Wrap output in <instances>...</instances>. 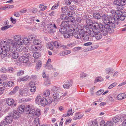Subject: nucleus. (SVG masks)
<instances>
[{"label":"nucleus","mask_w":126,"mask_h":126,"mask_svg":"<svg viewBox=\"0 0 126 126\" xmlns=\"http://www.w3.org/2000/svg\"><path fill=\"white\" fill-rule=\"evenodd\" d=\"M28 57L27 55L22 56L20 58V59L21 62L26 63L29 61Z\"/></svg>","instance_id":"13"},{"label":"nucleus","mask_w":126,"mask_h":126,"mask_svg":"<svg viewBox=\"0 0 126 126\" xmlns=\"http://www.w3.org/2000/svg\"><path fill=\"white\" fill-rule=\"evenodd\" d=\"M69 31H68L64 34V36L65 38H69L71 37V35L69 34Z\"/></svg>","instance_id":"38"},{"label":"nucleus","mask_w":126,"mask_h":126,"mask_svg":"<svg viewBox=\"0 0 126 126\" xmlns=\"http://www.w3.org/2000/svg\"><path fill=\"white\" fill-rule=\"evenodd\" d=\"M104 92L103 89H100L96 93V94L97 95H99L101 94Z\"/></svg>","instance_id":"63"},{"label":"nucleus","mask_w":126,"mask_h":126,"mask_svg":"<svg viewBox=\"0 0 126 126\" xmlns=\"http://www.w3.org/2000/svg\"><path fill=\"white\" fill-rule=\"evenodd\" d=\"M98 124L97 121H93L92 123L91 124V126H97Z\"/></svg>","instance_id":"62"},{"label":"nucleus","mask_w":126,"mask_h":126,"mask_svg":"<svg viewBox=\"0 0 126 126\" xmlns=\"http://www.w3.org/2000/svg\"><path fill=\"white\" fill-rule=\"evenodd\" d=\"M27 90H22L20 89L19 91V93L20 95L22 96H26L27 94L26 93Z\"/></svg>","instance_id":"20"},{"label":"nucleus","mask_w":126,"mask_h":126,"mask_svg":"<svg viewBox=\"0 0 126 126\" xmlns=\"http://www.w3.org/2000/svg\"><path fill=\"white\" fill-rule=\"evenodd\" d=\"M106 126H113V123L111 121H108L106 124Z\"/></svg>","instance_id":"56"},{"label":"nucleus","mask_w":126,"mask_h":126,"mask_svg":"<svg viewBox=\"0 0 126 126\" xmlns=\"http://www.w3.org/2000/svg\"><path fill=\"white\" fill-rule=\"evenodd\" d=\"M31 48L34 51H37L38 50V48L37 47L33 45L31 46Z\"/></svg>","instance_id":"60"},{"label":"nucleus","mask_w":126,"mask_h":126,"mask_svg":"<svg viewBox=\"0 0 126 126\" xmlns=\"http://www.w3.org/2000/svg\"><path fill=\"white\" fill-rule=\"evenodd\" d=\"M72 108L70 109L67 112V115L69 116L70 115H72L74 112L73 111L72 112Z\"/></svg>","instance_id":"49"},{"label":"nucleus","mask_w":126,"mask_h":126,"mask_svg":"<svg viewBox=\"0 0 126 126\" xmlns=\"http://www.w3.org/2000/svg\"><path fill=\"white\" fill-rule=\"evenodd\" d=\"M122 125L123 126H126V116H123L121 119Z\"/></svg>","instance_id":"29"},{"label":"nucleus","mask_w":126,"mask_h":126,"mask_svg":"<svg viewBox=\"0 0 126 126\" xmlns=\"http://www.w3.org/2000/svg\"><path fill=\"white\" fill-rule=\"evenodd\" d=\"M72 24H61V28L60 29V32L62 33H64L68 29H70L68 31H69V34L73 36L75 30L73 28Z\"/></svg>","instance_id":"3"},{"label":"nucleus","mask_w":126,"mask_h":126,"mask_svg":"<svg viewBox=\"0 0 126 126\" xmlns=\"http://www.w3.org/2000/svg\"><path fill=\"white\" fill-rule=\"evenodd\" d=\"M68 11V9L66 6L63 7L62 8V11L63 13H65Z\"/></svg>","instance_id":"44"},{"label":"nucleus","mask_w":126,"mask_h":126,"mask_svg":"<svg viewBox=\"0 0 126 126\" xmlns=\"http://www.w3.org/2000/svg\"><path fill=\"white\" fill-rule=\"evenodd\" d=\"M0 71L2 73H5L7 71V69L6 68L3 67L0 69Z\"/></svg>","instance_id":"57"},{"label":"nucleus","mask_w":126,"mask_h":126,"mask_svg":"<svg viewBox=\"0 0 126 126\" xmlns=\"http://www.w3.org/2000/svg\"><path fill=\"white\" fill-rule=\"evenodd\" d=\"M126 97V94L122 93L119 94L117 97V99L119 100H122Z\"/></svg>","instance_id":"15"},{"label":"nucleus","mask_w":126,"mask_h":126,"mask_svg":"<svg viewBox=\"0 0 126 126\" xmlns=\"http://www.w3.org/2000/svg\"><path fill=\"white\" fill-rule=\"evenodd\" d=\"M114 70V69L111 67H108L105 69V72L108 74H109L110 73H113Z\"/></svg>","instance_id":"19"},{"label":"nucleus","mask_w":126,"mask_h":126,"mask_svg":"<svg viewBox=\"0 0 126 126\" xmlns=\"http://www.w3.org/2000/svg\"><path fill=\"white\" fill-rule=\"evenodd\" d=\"M87 76V74L83 72L81 73L80 74V78L83 79L86 77Z\"/></svg>","instance_id":"48"},{"label":"nucleus","mask_w":126,"mask_h":126,"mask_svg":"<svg viewBox=\"0 0 126 126\" xmlns=\"http://www.w3.org/2000/svg\"><path fill=\"white\" fill-rule=\"evenodd\" d=\"M13 26V24L10 25H8L7 26H4L2 27L1 28V30L3 31L5 30L8 29L9 28H11Z\"/></svg>","instance_id":"30"},{"label":"nucleus","mask_w":126,"mask_h":126,"mask_svg":"<svg viewBox=\"0 0 126 126\" xmlns=\"http://www.w3.org/2000/svg\"><path fill=\"white\" fill-rule=\"evenodd\" d=\"M67 20L63 21H62V24L65 23V24L67 23L68 22H71L73 23H74L73 21H74L75 19L74 17L72 16H69L67 19L66 20Z\"/></svg>","instance_id":"11"},{"label":"nucleus","mask_w":126,"mask_h":126,"mask_svg":"<svg viewBox=\"0 0 126 126\" xmlns=\"http://www.w3.org/2000/svg\"><path fill=\"white\" fill-rule=\"evenodd\" d=\"M24 73V71L23 70H21L20 71L17 72V76H19L22 75Z\"/></svg>","instance_id":"55"},{"label":"nucleus","mask_w":126,"mask_h":126,"mask_svg":"<svg viewBox=\"0 0 126 126\" xmlns=\"http://www.w3.org/2000/svg\"><path fill=\"white\" fill-rule=\"evenodd\" d=\"M15 71V69L13 67H10L8 68L7 71L8 73H12Z\"/></svg>","instance_id":"35"},{"label":"nucleus","mask_w":126,"mask_h":126,"mask_svg":"<svg viewBox=\"0 0 126 126\" xmlns=\"http://www.w3.org/2000/svg\"><path fill=\"white\" fill-rule=\"evenodd\" d=\"M0 48H1V54L2 58H4L7 55V51H8L9 50H7L4 49V47L1 46Z\"/></svg>","instance_id":"12"},{"label":"nucleus","mask_w":126,"mask_h":126,"mask_svg":"<svg viewBox=\"0 0 126 126\" xmlns=\"http://www.w3.org/2000/svg\"><path fill=\"white\" fill-rule=\"evenodd\" d=\"M53 43L54 46L56 47H58L61 45V43L59 42L55 41Z\"/></svg>","instance_id":"37"},{"label":"nucleus","mask_w":126,"mask_h":126,"mask_svg":"<svg viewBox=\"0 0 126 126\" xmlns=\"http://www.w3.org/2000/svg\"><path fill=\"white\" fill-rule=\"evenodd\" d=\"M123 5L120 3L117 7V9L118 10H121L123 9Z\"/></svg>","instance_id":"46"},{"label":"nucleus","mask_w":126,"mask_h":126,"mask_svg":"<svg viewBox=\"0 0 126 126\" xmlns=\"http://www.w3.org/2000/svg\"><path fill=\"white\" fill-rule=\"evenodd\" d=\"M120 1V3L123 5H125L126 4V0H119Z\"/></svg>","instance_id":"64"},{"label":"nucleus","mask_w":126,"mask_h":126,"mask_svg":"<svg viewBox=\"0 0 126 126\" xmlns=\"http://www.w3.org/2000/svg\"><path fill=\"white\" fill-rule=\"evenodd\" d=\"M108 25L110 27H112V28L108 27L109 29H107L106 28H100V33H101L102 36H106L108 34V32H110L111 31V32H112L113 31V29L115 27V24H108Z\"/></svg>","instance_id":"5"},{"label":"nucleus","mask_w":126,"mask_h":126,"mask_svg":"<svg viewBox=\"0 0 126 126\" xmlns=\"http://www.w3.org/2000/svg\"><path fill=\"white\" fill-rule=\"evenodd\" d=\"M12 53L11 54L12 57L14 59H17L18 57V53L16 52V51L14 52H11Z\"/></svg>","instance_id":"21"},{"label":"nucleus","mask_w":126,"mask_h":126,"mask_svg":"<svg viewBox=\"0 0 126 126\" xmlns=\"http://www.w3.org/2000/svg\"><path fill=\"white\" fill-rule=\"evenodd\" d=\"M93 17L95 19H99L101 18V16L98 13H95L93 14Z\"/></svg>","instance_id":"23"},{"label":"nucleus","mask_w":126,"mask_h":126,"mask_svg":"<svg viewBox=\"0 0 126 126\" xmlns=\"http://www.w3.org/2000/svg\"><path fill=\"white\" fill-rule=\"evenodd\" d=\"M6 101L9 106H12L14 107L16 105V104L14 103V100L10 98H8L6 99Z\"/></svg>","instance_id":"9"},{"label":"nucleus","mask_w":126,"mask_h":126,"mask_svg":"<svg viewBox=\"0 0 126 126\" xmlns=\"http://www.w3.org/2000/svg\"><path fill=\"white\" fill-rule=\"evenodd\" d=\"M104 16H105V15H103L102 16L103 19V21L104 24H114L115 23V16H114L113 18L111 17V19H110L109 20L108 19L104 18Z\"/></svg>","instance_id":"7"},{"label":"nucleus","mask_w":126,"mask_h":126,"mask_svg":"<svg viewBox=\"0 0 126 126\" xmlns=\"http://www.w3.org/2000/svg\"><path fill=\"white\" fill-rule=\"evenodd\" d=\"M119 120V118L118 117H115L113 118L111 120V122L113 123H116Z\"/></svg>","instance_id":"28"},{"label":"nucleus","mask_w":126,"mask_h":126,"mask_svg":"<svg viewBox=\"0 0 126 126\" xmlns=\"http://www.w3.org/2000/svg\"><path fill=\"white\" fill-rule=\"evenodd\" d=\"M50 24V28L48 27L47 28L48 31L49 32L53 33L55 31V29L52 28H53V27H52V24Z\"/></svg>","instance_id":"26"},{"label":"nucleus","mask_w":126,"mask_h":126,"mask_svg":"<svg viewBox=\"0 0 126 126\" xmlns=\"http://www.w3.org/2000/svg\"><path fill=\"white\" fill-rule=\"evenodd\" d=\"M67 16L66 15L64 14H62L60 16L61 19H64V20H66L67 19Z\"/></svg>","instance_id":"54"},{"label":"nucleus","mask_w":126,"mask_h":126,"mask_svg":"<svg viewBox=\"0 0 126 126\" xmlns=\"http://www.w3.org/2000/svg\"><path fill=\"white\" fill-rule=\"evenodd\" d=\"M72 80H70L65 82L63 85V87L64 88L68 89L72 86Z\"/></svg>","instance_id":"8"},{"label":"nucleus","mask_w":126,"mask_h":126,"mask_svg":"<svg viewBox=\"0 0 126 126\" xmlns=\"http://www.w3.org/2000/svg\"><path fill=\"white\" fill-rule=\"evenodd\" d=\"M103 80V79L101 77H97L96 79L95 80L94 83H96L99 82H101Z\"/></svg>","instance_id":"32"},{"label":"nucleus","mask_w":126,"mask_h":126,"mask_svg":"<svg viewBox=\"0 0 126 126\" xmlns=\"http://www.w3.org/2000/svg\"><path fill=\"white\" fill-rule=\"evenodd\" d=\"M21 36L20 35H17L15 36L14 37V41L15 40H19L21 38Z\"/></svg>","instance_id":"41"},{"label":"nucleus","mask_w":126,"mask_h":126,"mask_svg":"<svg viewBox=\"0 0 126 126\" xmlns=\"http://www.w3.org/2000/svg\"><path fill=\"white\" fill-rule=\"evenodd\" d=\"M25 106L24 105H22L20 106L18 108V111L20 113H22L24 111H25ZM26 108L25 109H26Z\"/></svg>","instance_id":"17"},{"label":"nucleus","mask_w":126,"mask_h":126,"mask_svg":"<svg viewBox=\"0 0 126 126\" xmlns=\"http://www.w3.org/2000/svg\"><path fill=\"white\" fill-rule=\"evenodd\" d=\"M62 92H54L52 94V97L54 101H58L60 99H62L61 96Z\"/></svg>","instance_id":"6"},{"label":"nucleus","mask_w":126,"mask_h":126,"mask_svg":"<svg viewBox=\"0 0 126 126\" xmlns=\"http://www.w3.org/2000/svg\"><path fill=\"white\" fill-rule=\"evenodd\" d=\"M0 45L4 47V49L9 50L11 52H14L17 50L16 44L11 39H8L7 42L2 41L0 42Z\"/></svg>","instance_id":"2"},{"label":"nucleus","mask_w":126,"mask_h":126,"mask_svg":"<svg viewBox=\"0 0 126 126\" xmlns=\"http://www.w3.org/2000/svg\"><path fill=\"white\" fill-rule=\"evenodd\" d=\"M79 113H77L75 114V116L73 118V119L75 120L77 119H80L83 116L84 114L83 113L79 114Z\"/></svg>","instance_id":"16"},{"label":"nucleus","mask_w":126,"mask_h":126,"mask_svg":"<svg viewBox=\"0 0 126 126\" xmlns=\"http://www.w3.org/2000/svg\"><path fill=\"white\" fill-rule=\"evenodd\" d=\"M0 123L2 126H8V123L5 119L2 121Z\"/></svg>","instance_id":"25"},{"label":"nucleus","mask_w":126,"mask_h":126,"mask_svg":"<svg viewBox=\"0 0 126 126\" xmlns=\"http://www.w3.org/2000/svg\"><path fill=\"white\" fill-rule=\"evenodd\" d=\"M42 64L40 62L39 63L37 64L36 66V68L37 69L39 70L40 69L42 66Z\"/></svg>","instance_id":"51"},{"label":"nucleus","mask_w":126,"mask_h":126,"mask_svg":"<svg viewBox=\"0 0 126 126\" xmlns=\"http://www.w3.org/2000/svg\"><path fill=\"white\" fill-rule=\"evenodd\" d=\"M41 100V96H38L36 98V102L37 104H39L40 103Z\"/></svg>","instance_id":"39"},{"label":"nucleus","mask_w":126,"mask_h":126,"mask_svg":"<svg viewBox=\"0 0 126 126\" xmlns=\"http://www.w3.org/2000/svg\"><path fill=\"white\" fill-rule=\"evenodd\" d=\"M47 99L45 98H41V100L40 103L43 106H45L47 104Z\"/></svg>","instance_id":"18"},{"label":"nucleus","mask_w":126,"mask_h":126,"mask_svg":"<svg viewBox=\"0 0 126 126\" xmlns=\"http://www.w3.org/2000/svg\"><path fill=\"white\" fill-rule=\"evenodd\" d=\"M60 90V88L56 86H53L51 88V91L53 92H58Z\"/></svg>","instance_id":"24"},{"label":"nucleus","mask_w":126,"mask_h":126,"mask_svg":"<svg viewBox=\"0 0 126 126\" xmlns=\"http://www.w3.org/2000/svg\"><path fill=\"white\" fill-rule=\"evenodd\" d=\"M39 7L41 9V10L42 11H44L47 8V6H44L43 4H40L39 6Z\"/></svg>","instance_id":"36"},{"label":"nucleus","mask_w":126,"mask_h":126,"mask_svg":"<svg viewBox=\"0 0 126 126\" xmlns=\"http://www.w3.org/2000/svg\"><path fill=\"white\" fill-rule=\"evenodd\" d=\"M116 16L117 17H116V18H115V20H116V19H118L119 18L121 20H123L125 19V17L124 16H122V15L120 16Z\"/></svg>","instance_id":"53"},{"label":"nucleus","mask_w":126,"mask_h":126,"mask_svg":"<svg viewBox=\"0 0 126 126\" xmlns=\"http://www.w3.org/2000/svg\"><path fill=\"white\" fill-rule=\"evenodd\" d=\"M12 114V116L13 117L14 119H16L17 118H18L20 115V113L18 111H17L16 110L13 111V113H11Z\"/></svg>","instance_id":"14"},{"label":"nucleus","mask_w":126,"mask_h":126,"mask_svg":"<svg viewBox=\"0 0 126 126\" xmlns=\"http://www.w3.org/2000/svg\"><path fill=\"white\" fill-rule=\"evenodd\" d=\"M100 126H106V125L104 120H102L100 122Z\"/></svg>","instance_id":"61"},{"label":"nucleus","mask_w":126,"mask_h":126,"mask_svg":"<svg viewBox=\"0 0 126 126\" xmlns=\"http://www.w3.org/2000/svg\"><path fill=\"white\" fill-rule=\"evenodd\" d=\"M116 14H117L116 16H116V18L117 17V16H120L122 14V12L120 10H117L115 12Z\"/></svg>","instance_id":"45"},{"label":"nucleus","mask_w":126,"mask_h":126,"mask_svg":"<svg viewBox=\"0 0 126 126\" xmlns=\"http://www.w3.org/2000/svg\"><path fill=\"white\" fill-rule=\"evenodd\" d=\"M29 77L28 76H26L23 78H19V81H27L29 78Z\"/></svg>","instance_id":"27"},{"label":"nucleus","mask_w":126,"mask_h":126,"mask_svg":"<svg viewBox=\"0 0 126 126\" xmlns=\"http://www.w3.org/2000/svg\"><path fill=\"white\" fill-rule=\"evenodd\" d=\"M113 3L114 5H116L117 6V7L119 5L120 3H119V2L117 0H115L113 2Z\"/></svg>","instance_id":"58"},{"label":"nucleus","mask_w":126,"mask_h":126,"mask_svg":"<svg viewBox=\"0 0 126 126\" xmlns=\"http://www.w3.org/2000/svg\"><path fill=\"white\" fill-rule=\"evenodd\" d=\"M7 87H11L13 86L14 85V82L11 81H9L7 83Z\"/></svg>","instance_id":"42"},{"label":"nucleus","mask_w":126,"mask_h":126,"mask_svg":"<svg viewBox=\"0 0 126 126\" xmlns=\"http://www.w3.org/2000/svg\"><path fill=\"white\" fill-rule=\"evenodd\" d=\"M26 107L27 108L25 109V112L26 114H28L29 116H32V117H34L35 115L39 117L40 115V110L39 109H38L35 111L33 109H32L30 105H28L26 106Z\"/></svg>","instance_id":"4"},{"label":"nucleus","mask_w":126,"mask_h":126,"mask_svg":"<svg viewBox=\"0 0 126 126\" xmlns=\"http://www.w3.org/2000/svg\"><path fill=\"white\" fill-rule=\"evenodd\" d=\"M13 118L12 113H10L8 116L6 117L5 119L8 122V123L11 124L13 121Z\"/></svg>","instance_id":"10"},{"label":"nucleus","mask_w":126,"mask_h":126,"mask_svg":"<svg viewBox=\"0 0 126 126\" xmlns=\"http://www.w3.org/2000/svg\"><path fill=\"white\" fill-rule=\"evenodd\" d=\"M33 57L36 59H37L41 56V54L39 52H35L33 54Z\"/></svg>","instance_id":"31"},{"label":"nucleus","mask_w":126,"mask_h":126,"mask_svg":"<svg viewBox=\"0 0 126 126\" xmlns=\"http://www.w3.org/2000/svg\"><path fill=\"white\" fill-rule=\"evenodd\" d=\"M82 37L83 39L85 41L88 40L89 38V35L85 33L82 35Z\"/></svg>","instance_id":"34"},{"label":"nucleus","mask_w":126,"mask_h":126,"mask_svg":"<svg viewBox=\"0 0 126 126\" xmlns=\"http://www.w3.org/2000/svg\"><path fill=\"white\" fill-rule=\"evenodd\" d=\"M39 121V119L37 117L35 118L34 120V122L35 124L37 126H38V125H40Z\"/></svg>","instance_id":"40"},{"label":"nucleus","mask_w":126,"mask_h":126,"mask_svg":"<svg viewBox=\"0 0 126 126\" xmlns=\"http://www.w3.org/2000/svg\"><path fill=\"white\" fill-rule=\"evenodd\" d=\"M50 91L48 89L44 93V94L46 96H48L50 94Z\"/></svg>","instance_id":"43"},{"label":"nucleus","mask_w":126,"mask_h":126,"mask_svg":"<svg viewBox=\"0 0 126 126\" xmlns=\"http://www.w3.org/2000/svg\"><path fill=\"white\" fill-rule=\"evenodd\" d=\"M15 43L16 44V46L17 45H21L23 43V41L22 40L21 38L19 39V40H15Z\"/></svg>","instance_id":"22"},{"label":"nucleus","mask_w":126,"mask_h":126,"mask_svg":"<svg viewBox=\"0 0 126 126\" xmlns=\"http://www.w3.org/2000/svg\"><path fill=\"white\" fill-rule=\"evenodd\" d=\"M82 48L81 47H75L73 49V50L74 51H76L80 50Z\"/></svg>","instance_id":"59"},{"label":"nucleus","mask_w":126,"mask_h":126,"mask_svg":"<svg viewBox=\"0 0 126 126\" xmlns=\"http://www.w3.org/2000/svg\"><path fill=\"white\" fill-rule=\"evenodd\" d=\"M41 41L37 39H35L33 41V44L35 45H38L41 44Z\"/></svg>","instance_id":"33"},{"label":"nucleus","mask_w":126,"mask_h":126,"mask_svg":"<svg viewBox=\"0 0 126 126\" xmlns=\"http://www.w3.org/2000/svg\"><path fill=\"white\" fill-rule=\"evenodd\" d=\"M29 40H30L28 39V38H25L24 39V40H23V43H24L26 45H27V44H29V43L30 42Z\"/></svg>","instance_id":"50"},{"label":"nucleus","mask_w":126,"mask_h":126,"mask_svg":"<svg viewBox=\"0 0 126 126\" xmlns=\"http://www.w3.org/2000/svg\"><path fill=\"white\" fill-rule=\"evenodd\" d=\"M35 35L33 34H31L29 35L28 38L30 40H32V39L35 38Z\"/></svg>","instance_id":"47"},{"label":"nucleus","mask_w":126,"mask_h":126,"mask_svg":"<svg viewBox=\"0 0 126 126\" xmlns=\"http://www.w3.org/2000/svg\"><path fill=\"white\" fill-rule=\"evenodd\" d=\"M108 24H97V26L94 25L93 24V28H92V31L90 32V35L92 37H95V38L97 40H99L101 39L102 36L101 33H100V28H106L107 29H109V28H110V26L108 25ZM112 28V27H111Z\"/></svg>","instance_id":"1"},{"label":"nucleus","mask_w":126,"mask_h":126,"mask_svg":"<svg viewBox=\"0 0 126 126\" xmlns=\"http://www.w3.org/2000/svg\"><path fill=\"white\" fill-rule=\"evenodd\" d=\"M47 104H50L53 101V99L52 98L49 97L47 99Z\"/></svg>","instance_id":"52"}]
</instances>
